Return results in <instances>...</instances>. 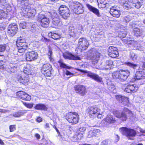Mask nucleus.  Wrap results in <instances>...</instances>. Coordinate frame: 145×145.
<instances>
[{"instance_id":"423d86ee","label":"nucleus","mask_w":145,"mask_h":145,"mask_svg":"<svg viewBox=\"0 0 145 145\" xmlns=\"http://www.w3.org/2000/svg\"><path fill=\"white\" fill-rule=\"evenodd\" d=\"M16 43L18 52L20 53L24 52L27 48V44L25 40L22 39L21 37L17 38Z\"/></svg>"},{"instance_id":"f8f14e48","label":"nucleus","mask_w":145,"mask_h":145,"mask_svg":"<svg viewBox=\"0 0 145 145\" xmlns=\"http://www.w3.org/2000/svg\"><path fill=\"white\" fill-rule=\"evenodd\" d=\"M52 67L49 64H44L41 67V71L42 73L45 76H50L52 73Z\"/></svg>"},{"instance_id":"09e8293b","label":"nucleus","mask_w":145,"mask_h":145,"mask_svg":"<svg viewBox=\"0 0 145 145\" xmlns=\"http://www.w3.org/2000/svg\"><path fill=\"white\" fill-rule=\"evenodd\" d=\"M124 98L125 99H123V101H122L123 102H122L121 103L125 106L127 105L129 103V100L128 99L127 97L125 96L124 97Z\"/></svg>"},{"instance_id":"9b49d317","label":"nucleus","mask_w":145,"mask_h":145,"mask_svg":"<svg viewBox=\"0 0 145 145\" xmlns=\"http://www.w3.org/2000/svg\"><path fill=\"white\" fill-rule=\"evenodd\" d=\"M116 120L112 115L108 114L106 117L101 122V125L104 127H108L110 124L114 123Z\"/></svg>"},{"instance_id":"79ce46f5","label":"nucleus","mask_w":145,"mask_h":145,"mask_svg":"<svg viewBox=\"0 0 145 145\" xmlns=\"http://www.w3.org/2000/svg\"><path fill=\"white\" fill-rule=\"evenodd\" d=\"M120 71L115 72L112 73V76L114 79H120Z\"/></svg>"},{"instance_id":"393cba45","label":"nucleus","mask_w":145,"mask_h":145,"mask_svg":"<svg viewBox=\"0 0 145 145\" xmlns=\"http://www.w3.org/2000/svg\"><path fill=\"white\" fill-rule=\"evenodd\" d=\"M119 35L120 37L123 38L122 39V40L125 44H132L133 42L132 41L128 39H127L125 37L127 35L126 31H121L119 33Z\"/></svg>"},{"instance_id":"8fccbe9b","label":"nucleus","mask_w":145,"mask_h":145,"mask_svg":"<svg viewBox=\"0 0 145 145\" xmlns=\"http://www.w3.org/2000/svg\"><path fill=\"white\" fill-rule=\"evenodd\" d=\"M131 17L129 15L123 17L124 21L126 23L129 22L131 19Z\"/></svg>"},{"instance_id":"6e6d98bb","label":"nucleus","mask_w":145,"mask_h":145,"mask_svg":"<svg viewBox=\"0 0 145 145\" xmlns=\"http://www.w3.org/2000/svg\"><path fill=\"white\" fill-rule=\"evenodd\" d=\"M7 47V45L6 44L4 45H0V52H2L4 51Z\"/></svg>"},{"instance_id":"4468645a","label":"nucleus","mask_w":145,"mask_h":145,"mask_svg":"<svg viewBox=\"0 0 145 145\" xmlns=\"http://www.w3.org/2000/svg\"><path fill=\"white\" fill-rule=\"evenodd\" d=\"M78 44V48L83 50L87 48L89 43L86 38H82L79 39Z\"/></svg>"},{"instance_id":"680f3d73","label":"nucleus","mask_w":145,"mask_h":145,"mask_svg":"<svg viewBox=\"0 0 145 145\" xmlns=\"http://www.w3.org/2000/svg\"><path fill=\"white\" fill-rule=\"evenodd\" d=\"M10 132H13L16 129L15 125H11L10 126Z\"/></svg>"},{"instance_id":"b1692460","label":"nucleus","mask_w":145,"mask_h":145,"mask_svg":"<svg viewBox=\"0 0 145 145\" xmlns=\"http://www.w3.org/2000/svg\"><path fill=\"white\" fill-rule=\"evenodd\" d=\"M130 72L127 70H120L119 80L122 81L126 80Z\"/></svg>"},{"instance_id":"0eeeda50","label":"nucleus","mask_w":145,"mask_h":145,"mask_svg":"<svg viewBox=\"0 0 145 145\" xmlns=\"http://www.w3.org/2000/svg\"><path fill=\"white\" fill-rule=\"evenodd\" d=\"M100 54L94 48L90 49L89 52V55L93 64L97 63L99 59Z\"/></svg>"},{"instance_id":"ddd939ff","label":"nucleus","mask_w":145,"mask_h":145,"mask_svg":"<svg viewBox=\"0 0 145 145\" xmlns=\"http://www.w3.org/2000/svg\"><path fill=\"white\" fill-rule=\"evenodd\" d=\"M86 130V128L83 127H81L79 128L76 133V136H74V141L77 142L82 139L83 137V134L84 133Z\"/></svg>"},{"instance_id":"c03bdc74","label":"nucleus","mask_w":145,"mask_h":145,"mask_svg":"<svg viewBox=\"0 0 145 145\" xmlns=\"http://www.w3.org/2000/svg\"><path fill=\"white\" fill-rule=\"evenodd\" d=\"M58 63L61 67L67 69L70 68L69 67L64 63L61 60H59L58 61Z\"/></svg>"},{"instance_id":"c9c22d12","label":"nucleus","mask_w":145,"mask_h":145,"mask_svg":"<svg viewBox=\"0 0 145 145\" xmlns=\"http://www.w3.org/2000/svg\"><path fill=\"white\" fill-rule=\"evenodd\" d=\"M10 71L14 73L16 71L18 68V65L17 64L13 63L10 64Z\"/></svg>"},{"instance_id":"473e14b6","label":"nucleus","mask_w":145,"mask_h":145,"mask_svg":"<svg viewBox=\"0 0 145 145\" xmlns=\"http://www.w3.org/2000/svg\"><path fill=\"white\" fill-rule=\"evenodd\" d=\"M113 66V62L112 60H107L105 63L103 68L106 70H110Z\"/></svg>"},{"instance_id":"0e129e2a","label":"nucleus","mask_w":145,"mask_h":145,"mask_svg":"<svg viewBox=\"0 0 145 145\" xmlns=\"http://www.w3.org/2000/svg\"><path fill=\"white\" fill-rule=\"evenodd\" d=\"M137 42H136L135 44V47H136V48L137 49H138L140 50H142L140 48V46L139 44H138L137 43V44H137Z\"/></svg>"},{"instance_id":"e433bc0d","label":"nucleus","mask_w":145,"mask_h":145,"mask_svg":"<svg viewBox=\"0 0 145 145\" xmlns=\"http://www.w3.org/2000/svg\"><path fill=\"white\" fill-rule=\"evenodd\" d=\"M49 35H50L51 37L54 40H57L59 39L61 36V35L56 33L50 32L49 33Z\"/></svg>"},{"instance_id":"13d9d810","label":"nucleus","mask_w":145,"mask_h":145,"mask_svg":"<svg viewBox=\"0 0 145 145\" xmlns=\"http://www.w3.org/2000/svg\"><path fill=\"white\" fill-rule=\"evenodd\" d=\"M108 88L111 92H112L115 89L114 85L112 84L108 85Z\"/></svg>"},{"instance_id":"ea45409f","label":"nucleus","mask_w":145,"mask_h":145,"mask_svg":"<svg viewBox=\"0 0 145 145\" xmlns=\"http://www.w3.org/2000/svg\"><path fill=\"white\" fill-rule=\"evenodd\" d=\"M134 32L135 35L137 37L140 36L142 34V31L138 28H134Z\"/></svg>"},{"instance_id":"20e7f679","label":"nucleus","mask_w":145,"mask_h":145,"mask_svg":"<svg viewBox=\"0 0 145 145\" xmlns=\"http://www.w3.org/2000/svg\"><path fill=\"white\" fill-rule=\"evenodd\" d=\"M76 28H74L72 25H71L69 27V35L68 37H75L76 36V34L80 35L82 32L83 29L81 25H78Z\"/></svg>"},{"instance_id":"6ab92c4d","label":"nucleus","mask_w":145,"mask_h":145,"mask_svg":"<svg viewBox=\"0 0 145 145\" xmlns=\"http://www.w3.org/2000/svg\"><path fill=\"white\" fill-rule=\"evenodd\" d=\"M18 30V26L13 23L9 25L8 27V33L10 36H13L16 33Z\"/></svg>"},{"instance_id":"4be33fe9","label":"nucleus","mask_w":145,"mask_h":145,"mask_svg":"<svg viewBox=\"0 0 145 145\" xmlns=\"http://www.w3.org/2000/svg\"><path fill=\"white\" fill-rule=\"evenodd\" d=\"M74 10L77 14H82L84 10L83 5L79 2H76L74 6Z\"/></svg>"},{"instance_id":"58836bf2","label":"nucleus","mask_w":145,"mask_h":145,"mask_svg":"<svg viewBox=\"0 0 145 145\" xmlns=\"http://www.w3.org/2000/svg\"><path fill=\"white\" fill-rule=\"evenodd\" d=\"M58 10L59 11V13L60 14L61 13V12L67 11L70 10L68 7L66 6L65 5H62L59 7Z\"/></svg>"},{"instance_id":"7ed1b4c3","label":"nucleus","mask_w":145,"mask_h":145,"mask_svg":"<svg viewBox=\"0 0 145 145\" xmlns=\"http://www.w3.org/2000/svg\"><path fill=\"white\" fill-rule=\"evenodd\" d=\"M120 133L123 135L126 136L129 139L132 140L137 134L136 131L133 129L126 127H122L119 129Z\"/></svg>"},{"instance_id":"72a5a7b5","label":"nucleus","mask_w":145,"mask_h":145,"mask_svg":"<svg viewBox=\"0 0 145 145\" xmlns=\"http://www.w3.org/2000/svg\"><path fill=\"white\" fill-rule=\"evenodd\" d=\"M35 109L39 110H46L47 108L44 104L39 103L36 104L34 107Z\"/></svg>"},{"instance_id":"2f4dec72","label":"nucleus","mask_w":145,"mask_h":145,"mask_svg":"<svg viewBox=\"0 0 145 145\" xmlns=\"http://www.w3.org/2000/svg\"><path fill=\"white\" fill-rule=\"evenodd\" d=\"M31 68L29 64H27L24 68L23 72L26 75L31 74L32 73Z\"/></svg>"},{"instance_id":"7c9ffc66","label":"nucleus","mask_w":145,"mask_h":145,"mask_svg":"<svg viewBox=\"0 0 145 145\" xmlns=\"http://www.w3.org/2000/svg\"><path fill=\"white\" fill-rule=\"evenodd\" d=\"M63 57L65 59L73 60H79V57L74 56L70 53H65L63 54Z\"/></svg>"},{"instance_id":"9d476101","label":"nucleus","mask_w":145,"mask_h":145,"mask_svg":"<svg viewBox=\"0 0 145 145\" xmlns=\"http://www.w3.org/2000/svg\"><path fill=\"white\" fill-rule=\"evenodd\" d=\"M37 21L40 23L42 27L44 28L48 27L50 23L49 19L42 14L38 15Z\"/></svg>"},{"instance_id":"dca6fc26","label":"nucleus","mask_w":145,"mask_h":145,"mask_svg":"<svg viewBox=\"0 0 145 145\" xmlns=\"http://www.w3.org/2000/svg\"><path fill=\"white\" fill-rule=\"evenodd\" d=\"M38 57L37 52L32 51L27 52L25 54V59L26 60L31 61L36 59Z\"/></svg>"},{"instance_id":"c85d7f7f","label":"nucleus","mask_w":145,"mask_h":145,"mask_svg":"<svg viewBox=\"0 0 145 145\" xmlns=\"http://www.w3.org/2000/svg\"><path fill=\"white\" fill-rule=\"evenodd\" d=\"M100 135V130L99 129H95L93 131H91L89 132L88 137L89 138L98 136Z\"/></svg>"},{"instance_id":"864d4df0","label":"nucleus","mask_w":145,"mask_h":145,"mask_svg":"<svg viewBox=\"0 0 145 145\" xmlns=\"http://www.w3.org/2000/svg\"><path fill=\"white\" fill-rule=\"evenodd\" d=\"M52 54V49L50 48H49L48 52V57L51 61H52V59L51 57Z\"/></svg>"},{"instance_id":"f3484780","label":"nucleus","mask_w":145,"mask_h":145,"mask_svg":"<svg viewBox=\"0 0 145 145\" xmlns=\"http://www.w3.org/2000/svg\"><path fill=\"white\" fill-rule=\"evenodd\" d=\"M74 89L75 92L81 96L84 95L86 93L85 87L82 85H76L74 86Z\"/></svg>"},{"instance_id":"a19ab883","label":"nucleus","mask_w":145,"mask_h":145,"mask_svg":"<svg viewBox=\"0 0 145 145\" xmlns=\"http://www.w3.org/2000/svg\"><path fill=\"white\" fill-rule=\"evenodd\" d=\"M142 4V2L141 1H139L138 0L137 1L132 5L133 6H134L137 8H140Z\"/></svg>"},{"instance_id":"774afa93","label":"nucleus","mask_w":145,"mask_h":145,"mask_svg":"<svg viewBox=\"0 0 145 145\" xmlns=\"http://www.w3.org/2000/svg\"><path fill=\"white\" fill-rule=\"evenodd\" d=\"M137 130H139L140 132L143 133H145V131L143 130L140 127H138L137 128Z\"/></svg>"},{"instance_id":"de8ad7c7","label":"nucleus","mask_w":145,"mask_h":145,"mask_svg":"<svg viewBox=\"0 0 145 145\" xmlns=\"http://www.w3.org/2000/svg\"><path fill=\"white\" fill-rule=\"evenodd\" d=\"M5 62L6 60L4 56L3 55H0V65H3Z\"/></svg>"},{"instance_id":"69168bd1","label":"nucleus","mask_w":145,"mask_h":145,"mask_svg":"<svg viewBox=\"0 0 145 145\" xmlns=\"http://www.w3.org/2000/svg\"><path fill=\"white\" fill-rule=\"evenodd\" d=\"M96 116H97L98 118L101 119L103 118V115H102V114L100 113V111H99V112L97 113V115L95 116V117Z\"/></svg>"},{"instance_id":"f704fd0d","label":"nucleus","mask_w":145,"mask_h":145,"mask_svg":"<svg viewBox=\"0 0 145 145\" xmlns=\"http://www.w3.org/2000/svg\"><path fill=\"white\" fill-rule=\"evenodd\" d=\"M119 2L124 8L127 10L129 9L130 8L126 0H119Z\"/></svg>"},{"instance_id":"f03ea898","label":"nucleus","mask_w":145,"mask_h":145,"mask_svg":"<svg viewBox=\"0 0 145 145\" xmlns=\"http://www.w3.org/2000/svg\"><path fill=\"white\" fill-rule=\"evenodd\" d=\"M112 112L115 117L119 118L122 121H126L128 117L130 118L133 115L132 112L126 108H124L121 113L116 110H114Z\"/></svg>"},{"instance_id":"49530a36","label":"nucleus","mask_w":145,"mask_h":145,"mask_svg":"<svg viewBox=\"0 0 145 145\" xmlns=\"http://www.w3.org/2000/svg\"><path fill=\"white\" fill-rule=\"evenodd\" d=\"M124 96H122L120 95H117L116 96V99L120 102L122 103L123 99H125L124 97Z\"/></svg>"},{"instance_id":"aec40b11","label":"nucleus","mask_w":145,"mask_h":145,"mask_svg":"<svg viewBox=\"0 0 145 145\" xmlns=\"http://www.w3.org/2000/svg\"><path fill=\"white\" fill-rule=\"evenodd\" d=\"M100 110L96 106H93L89 108L88 111L89 116L92 118L97 115V113Z\"/></svg>"},{"instance_id":"bf43d9fd","label":"nucleus","mask_w":145,"mask_h":145,"mask_svg":"<svg viewBox=\"0 0 145 145\" xmlns=\"http://www.w3.org/2000/svg\"><path fill=\"white\" fill-rule=\"evenodd\" d=\"M139 69L142 71H145V63L143 62L142 66H139Z\"/></svg>"},{"instance_id":"052dcab7","label":"nucleus","mask_w":145,"mask_h":145,"mask_svg":"<svg viewBox=\"0 0 145 145\" xmlns=\"http://www.w3.org/2000/svg\"><path fill=\"white\" fill-rule=\"evenodd\" d=\"M26 23L24 22H23L22 23H21L20 24V28L24 29L26 27Z\"/></svg>"},{"instance_id":"3c124183","label":"nucleus","mask_w":145,"mask_h":145,"mask_svg":"<svg viewBox=\"0 0 145 145\" xmlns=\"http://www.w3.org/2000/svg\"><path fill=\"white\" fill-rule=\"evenodd\" d=\"M130 55L131 58L133 61L135 60L137 58V56L132 52H130Z\"/></svg>"},{"instance_id":"37998d69","label":"nucleus","mask_w":145,"mask_h":145,"mask_svg":"<svg viewBox=\"0 0 145 145\" xmlns=\"http://www.w3.org/2000/svg\"><path fill=\"white\" fill-rule=\"evenodd\" d=\"M125 64L127 66H129L134 69H135L138 67V66L136 64H134L130 62H126Z\"/></svg>"},{"instance_id":"e2e57ef3","label":"nucleus","mask_w":145,"mask_h":145,"mask_svg":"<svg viewBox=\"0 0 145 145\" xmlns=\"http://www.w3.org/2000/svg\"><path fill=\"white\" fill-rule=\"evenodd\" d=\"M101 145H110L108 142V141L106 140L103 141L101 143Z\"/></svg>"},{"instance_id":"2eb2a0df","label":"nucleus","mask_w":145,"mask_h":145,"mask_svg":"<svg viewBox=\"0 0 145 145\" xmlns=\"http://www.w3.org/2000/svg\"><path fill=\"white\" fill-rule=\"evenodd\" d=\"M108 54L110 57L115 58L118 57L119 56L118 49L116 47L110 46L108 48Z\"/></svg>"},{"instance_id":"603ef678","label":"nucleus","mask_w":145,"mask_h":145,"mask_svg":"<svg viewBox=\"0 0 145 145\" xmlns=\"http://www.w3.org/2000/svg\"><path fill=\"white\" fill-rule=\"evenodd\" d=\"M23 103L25 106L29 108H31L33 106V103H29L24 102H23Z\"/></svg>"},{"instance_id":"cd10ccee","label":"nucleus","mask_w":145,"mask_h":145,"mask_svg":"<svg viewBox=\"0 0 145 145\" xmlns=\"http://www.w3.org/2000/svg\"><path fill=\"white\" fill-rule=\"evenodd\" d=\"M86 6L90 11L92 12L96 15L97 16L99 17L101 16L98 9L88 4H86Z\"/></svg>"},{"instance_id":"bb28decb","label":"nucleus","mask_w":145,"mask_h":145,"mask_svg":"<svg viewBox=\"0 0 145 145\" xmlns=\"http://www.w3.org/2000/svg\"><path fill=\"white\" fill-rule=\"evenodd\" d=\"M17 78L19 82L25 85L27 84L29 81L28 76L27 75L26 76H18Z\"/></svg>"},{"instance_id":"1a4fd4ad","label":"nucleus","mask_w":145,"mask_h":145,"mask_svg":"<svg viewBox=\"0 0 145 145\" xmlns=\"http://www.w3.org/2000/svg\"><path fill=\"white\" fill-rule=\"evenodd\" d=\"M52 23L54 27L60 29L63 24L58 15L54 13L52 15Z\"/></svg>"},{"instance_id":"4d7b16f0","label":"nucleus","mask_w":145,"mask_h":145,"mask_svg":"<svg viewBox=\"0 0 145 145\" xmlns=\"http://www.w3.org/2000/svg\"><path fill=\"white\" fill-rule=\"evenodd\" d=\"M23 114V113L22 112H20L14 113L13 116L15 117H18L22 115Z\"/></svg>"},{"instance_id":"6e6552de","label":"nucleus","mask_w":145,"mask_h":145,"mask_svg":"<svg viewBox=\"0 0 145 145\" xmlns=\"http://www.w3.org/2000/svg\"><path fill=\"white\" fill-rule=\"evenodd\" d=\"M76 69L81 72L87 73L88 76L98 82H101L102 81V78L99 77L98 75L94 73H92L91 71L81 70L78 69Z\"/></svg>"},{"instance_id":"39448f33","label":"nucleus","mask_w":145,"mask_h":145,"mask_svg":"<svg viewBox=\"0 0 145 145\" xmlns=\"http://www.w3.org/2000/svg\"><path fill=\"white\" fill-rule=\"evenodd\" d=\"M65 118L72 124H75L78 122L79 119V115L76 112H70L65 116Z\"/></svg>"},{"instance_id":"a878e982","label":"nucleus","mask_w":145,"mask_h":145,"mask_svg":"<svg viewBox=\"0 0 145 145\" xmlns=\"http://www.w3.org/2000/svg\"><path fill=\"white\" fill-rule=\"evenodd\" d=\"M145 78V71H142L140 69L137 71L135 74V80H140Z\"/></svg>"},{"instance_id":"4c0bfd02","label":"nucleus","mask_w":145,"mask_h":145,"mask_svg":"<svg viewBox=\"0 0 145 145\" xmlns=\"http://www.w3.org/2000/svg\"><path fill=\"white\" fill-rule=\"evenodd\" d=\"M62 17L65 19H66L67 18L69 17L70 15V10L67 11L61 12V13L59 14Z\"/></svg>"},{"instance_id":"c756f323","label":"nucleus","mask_w":145,"mask_h":145,"mask_svg":"<svg viewBox=\"0 0 145 145\" xmlns=\"http://www.w3.org/2000/svg\"><path fill=\"white\" fill-rule=\"evenodd\" d=\"M109 1V0H98V6L100 8H105L108 5Z\"/></svg>"},{"instance_id":"f257e3e1","label":"nucleus","mask_w":145,"mask_h":145,"mask_svg":"<svg viewBox=\"0 0 145 145\" xmlns=\"http://www.w3.org/2000/svg\"><path fill=\"white\" fill-rule=\"evenodd\" d=\"M18 3L22 6V13L24 16L29 18L34 17L36 14V10L31 8V5L33 4V0H17Z\"/></svg>"},{"instance_id":"5fc2aeb1","label":"nucleus","mask_w":145,"mask_h":145,"mask_svg":"<svg viewBox=\"0 0 145 145\" xmlns=\"http://www.w3.org/2000/svg\"><path fill=\"white\" fill-rule=\"evenodd\" d=\"M3 8L4 9L6 10L7 12H10L11 10V8L10 6L8 5H6Z\"/></svg>"},{"instance_id":"a18cd8bd","label":"nucleus","mask_w":145,"mask_h":145,"mask_svg":"<svg viewBox=\"0 0 145 145\" xmlns=\"http://www.w3.org/2000/svg\"><path fill=\"white\" fill-rule=\"evenodd\" d=\"M7 16V14L3 10L0 9V19L2 18H5Z\"/></svg>"},{"instance_id":"a211bd4d","label":"nucleus","mask_w":145,"mask_h":145,"mask_svg":"<svg viewBox=\"0 0 145 145\" xmlns=\"http://www.w3.org/2000/svg\"><path fill=\"white\" fill-rule=\"evenodd\" d=\"M110 13L113 17L118 18L121 14V11L120 8L116 6L111 7L110 8Z\"/></svg>"},{"instance_id":"412c9836","label":"nucleus","mask_w":145,"mask_h":145,"mask_svg":"<svg viewBox=\"0 0 145 145\" xmlns=\"http://www.w3.org/2000/svg\"><path fill=\"white\" fill-rule=\"evenodd\" d=\"M138 87L136 84H129L127 85L124 89V91L129 93H134L137 92Z\"/></svg>"},{"instance_id":"338daca9","label":"nucleus","mask_w":145,"mask_h":145,"mask_svg":"<svg viewBox=\"0 0 145 145\" xmlns=\"http://www.w3.org/2000/svg\"><path fill=\"white\" fill-rule=\"evenodd\" d=\"M65 74L67 75H70L71 76H74V74L71 73L70 71L68 70H66L65 73Z\"/></svg>"},{"instance_id":"5701e85b","label":"nucleus","mask_w":145,"mask_h":145,"mask_svg":"<svg viewBox=\"0 0 145 145\" xmlns=\"http://www.w3.org/2000/svg\"><path fill=\"white\" fill-rule=\"evenodd\" d=\"M16 95L18 97L26 101H29L31 98L30 95L23 91L17 92Z\"/></svg>"}]
</instances>
